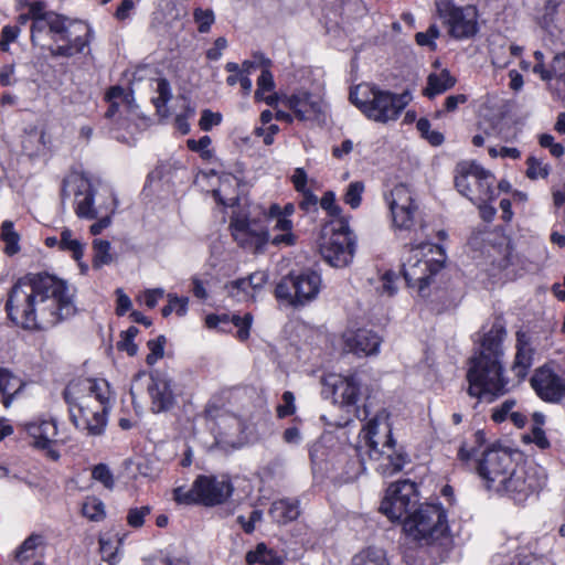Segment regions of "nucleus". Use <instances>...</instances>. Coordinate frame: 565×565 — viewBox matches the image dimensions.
Masks as SVG:
<instances>
[{
    "instance_id": "obj_1",
    "label": "nucleus",
    "mask_w": 565,
    "mask_h": 565,
    "mask_svg": "<svg viewBox=\"0 0 565 565\" xmlns=\"http://www.w3.org/2000/svg\"><path fill=\"white\" fill-rule=\"evenodd\" d=\"M66 281L46 274H28L11 288L6 302L9 319L25 330H46L75 311Z\"/></svg>"
},
{
    "instance_id": "obj_2",
    "label": "nucleus",
    "mask_w": 565,
    "mask_h": 565,
    "mask_svg": "<svg viewBox=\"0 0 565 565\" xmlns=\"http://www.w3.org/2000/svg\"><path fill=\"white\" fill-rule=\"evenodd\" d=\"M507 330L494 322L484 334L479 354L471 358L467 372L468 394L481 402L491 403L508 393V380L503 376V348Z\"/></svg>"
},
{
    "instance_id": "obj_3",
    "label": "nucleus",
    "mask_w": 565,
    "mask_h": 565,
    "mask_svg": "<svg viewBox=\"0 0 565 565\" xmlns=\"http://www.w3.org/2000/svg\"><path fill=\"white\" fill-rule=\"evenodd\" d=\"M355 451L364 465L366 460L375 463V469L383 476H392L402 470L406 456L396 449L392 437L390 413L379 409L363 426L358 436Z\"/></svg>"
},
{
    "instance_id": "obj_4",
    "label": "nucleus",
    "mask_w": 565,
    "mask_h": 565,
    "mask_svg": "<svg viewBox=\"0 0 565 565\" xmlns=\"http://www.w3.org/2000/svg\"><path fill=\"white\" fill-rule=\"evenodd\" d=\"M446 254L443 247L431 243L406 245L402 256V270L409 288L425 297L435 276L444 268Z\"/></svg>"
},
{
    "instance_id": "obj_5",
    "label": "nucleus",
    "mask_w": 565,
    "mask_h": 565,
    "mask_svg": "<svg viewBox=\"0 0 565 565\" xmlns=\"http://www.w3.org/2000/svg\"><path fill=\"white\" fill-rule=\"evenodd\" d=\"M411 99L408 92L395 94L367 84L359 85L350 92V100L369 119L383 124L396 120Z\"/></svg>"
},
{
    "instance_id": "obj_6",
    "label": "nucleus",
    "mask_w": 565,
    "mask_h": 565,
    "mask_svg": "<svg viewBox=\"0 0 565 565\" xmlns=\"http://www.w3.org/2000/svg\"><path fill=\"white\" fill-rule=\"evenodd\" d=\"M64 398L68 407L90 411L102 422V413L109 408L110 387L103 379H78L66 386Z\"/></svg>"
},
{
    "instance_id": "obj_7",
    "label": "nucleus",
    "mask_w": 565,
    "mask_h": 565,
    "mask_svg": "<svg viewBox=\"0 0 565 565\" xmlns=\"http://www.w3.org/2000/svg\"><path fill=\"white\" fill-rule=\"evenodd\" d=\"M447 529L446 513L439 504H419L403 521L404 532L423 544L439 540Z\"/></svg>"
},
{
    "instance_id": "obj_8",
    "label": "nucleus",
    "mask_w": 565,
    "mask_h": 565,
    "mask_svg": "<svg viewBox=\"0 0 565 565\" xmlns=\"http://www.w3.org/2000/svg\"><path fill=\"white\" fill-rule=\"evenodd\" d=\"M321 285V276L306 269L284 277L276 286L275 296L282 305L300 308L318 297Z\"/></svg>"
},
{
    "instance_id": "obj_9",
    "label": "nucleus",
    "mask_w": 565,
    "mask_h": 565,
    "mask_svg": "<svg viewBox=\"0 0 565 565\" xmlns=\"http://www.w3.org/2000/svg\"><path fill=\"white\" fill-rule=\"evenodd\" d=\"M356 236L345 220L340 218L331 223L330 234L321 237L319 250L322 258L332 267L348 266L354 257Z\"/></svg>"
},
{
    "instance_id": "obj_10",
    "label": "nucleus",
    "mask_w": 565,
    "mask_h": 565,
    "mask_svg": "<svg viewBox=\"0 0 565 565\" xmlns=\"http://www.w3.org/2000/svg\"><path fill=\"white\" fill-rule=\"evenodd\" d=\"M493 175L473 161H461L455 169V185L471 201H491L494 198Z\"/></svg>"
},
{
    "instance_id": "obj_11",
    "label": "nucleus",
    "mask_w": 565,
    "mask_h": 565,
    "mask_svg": "<svg viewBox=\"0 0 565 565\" xmlns=\"http://www.w3.org/2000/svg\"><path fill=\"white\" fill-rule=\"evenodd\" d=\"M436 9L450 36L462 40L472 38L478 31V12L472 6L457 7L450 0H439Z\"/></svg>"
},
{
    "instance_id": "obj_12",
    "label": "nucleus",
    "mask_w": 565,
    "mask_h": 565,
    "mask_svg": "<svg viewBox=\"0 0 565 565\" xmlns=\"http://www.w3.org/2000/svg\"><path fill=\"white\" fill-rule=\"evenodd\" d=\"M418 504L416 484L409 480L392 483L381 502L380 511L391 521H399L408 516Z\"/></svg>"
},
{
    "instance_id": "obj_13",
    "label": "nucleus",
    "mask_w": 565,
    "mask_h": 565,
    "mask_svg": "<svg viewBox=\"0 0 565 565\" xmlns=\"http://www.w3.org/2000/svg\"><path fill=\"white\" fill-rule=\"evenodd\" d=\"M504 479L493 491L508 495L515 502H524L531 494L539 491L544 483L543 479L537 477L535 467L518 463L513 466V469L509 471Z\"/></svg>"
},
{
    "instance_id": "obj_14",
    "label": "nucleus",
    "mask_w": 565,
    "mask_h": 565,
    "mask_svg": "<svg viewBox=\"0 0 565 565\" xmlns=\"http://www.w3.org/2000/svg\"><path fill=\"white\" fill-rule=\"evenodd\" d=\"M515 461L512 452L501 446H492L482 452L477 461V472L484 481L487 489L494 490L509 471L513 469Z\"/></svg>"
},
{
    "instance_id": "obj_15",
    "label": "nucleus",
    "mask_w": 565,
    "mask_h": 565,
    "mask_svg": "<svg viewBox=\"0 0 565 565\" xmlns=\"http://www.w3.org/2000/svg\"><path fill=\"white\" fill-rule=\"evenodd\" d=\"M393 226L399 231H411L418 217V204L413 191L405 184L394 186L385 194Z\"/></svg>"
},
{
    "instance_id": "obj_16",
    "label": "nucleus",
    "mask_w": 565,
    "mask_h": 565,
    "mask_svg": "<svg viewBox=\"0 0 565 565\" xmlns=\"http://www.w3.org/2000/svg\"><path fill=\"white\" fill-rule=\"evenodd\" d=\"M280 102L300 121H311L318 125L326 122L327 106L319 96L301 90L290 96H284Z\"/></svg>"
},
{
    "instance_id": "obj_17",
    "label": "nucleus",
    "mask_w": 565,
    "mask_h": 565,
    "mask_svg": "<svg viewBox=\"0 0 565 565\" xmlns=\"http://www.w3.org/2000/svg\"><path fill=\"white\" fill-rule=\"evenodd\" d=\"M49 32L53 34L55 41L67 42L64 45H57L51 49L52 56L71 57L81 53L87 45V41L82 36L71 38L66 25V19L54 12L47 13Z\"/></svg>"
},
{
    "instance_id": "obj_18",
    "label": "nucleus",
    "mask_w": 565,
    "mask_h": 565,
    "mask_svg": "<svg viewBox=\"0 0 565 565\" xmlns=\"http://www.w3.org/2000/svg\"><path fill=\"white\" fill-rule=\"evenodd\" d=\"M535 393L545 402L558 403L565 398V379L548 367H540L531 379Z\"/></svg>"
},
{
    "instance_id": "obj_19",
    "label": "nucleus",
    "mask_w": 565,
    "mask_h": 565,
    "mask_svg": "<svg viewBox=\"0 0 565 565\" xmlns=\"http://www.w3.org/2000/svg\"><path fill=\"white\" fill-rule=\"evenodd\" d=\"M195 491L200 503L216 505L223 503L233 492L231 482L216 477L199 476L195 479Z\"/></svg>"
},
{
    "instance_id": "obj_20",
    "label": "nucleus",
    "mask_w": 565,
    "mask_h": 565,
    "mask_svg": "<svg viewBox=\"0 0 565 565\" xmlns=\"http://www.w3.org/2000/svg\"><path fill=\"white\" fill-rule=\"evenodd\" d=\"M268 281L266 271L257 270L245 278L228 282L225 288L228 297L237 302L255 301Z\"/></svg>"
},
{
    "instance_id": "obj_21",
    "label": "nucleus",
    "mask_w": 565,
    "mask_h": 565,
    "mask_svg": "<svg viewBox=\"0 0 565 565\" xmlns=\"http://www.w3.org/2000/svg\"><path fill=\"white\" fill-rule=\"evenodd\" d=\"M342 339L343 350L359 356L376 354L381 345L380 337L366 329L347 331Z\"/></svg>"
},
{
    "instance_id": "obj_22",
    "label": "nucleus",
    "mask_w": 565,
    "mask_h": 565,
    "mask_svg": "<svg viewBox=\"0 0 565 565\" xmlns=\"http://www.w3.org/2000/svg\"><path fill=\"white\" fill-rule=\"evenodd\" d=\"M25 429L29 436L33 439L32 445L38 449L47 451V456L57 460L60 458L58 451L51 448L55 443L57 435V427L55 420H39L25 424Z\"/></svg>"
},
{
    "instance_id": "obj_23",
    "label": "nucleus",
    "mask_w": 565,
    "mask_h": 565,
    "mask_svg": "<svg viewBox=\"0 0 565 565\" xmlns=\"http://www.w3.org/2000/svg\"><path fill=\"white\" fill-rule=\"evenodd\" d=\"M232 228L233 237L237 244L254 253L262 252L269 241V234L267 231L252 228V226L244 221L235 222L232 224Z\"/></svg>"
},
{
    "instance_id": "obj_24",
    "label": "nucleus",
    "mask_w": 565,
    "mask_h": 565,
    "mask_svg": "<svg viewBox=\"0 0 565 565\" xmlns=\"http://www.w3.org/2000/svg\"><path fill=\"white\" fill-rule=\"evenodd\" d=\"M562 0H545L540 25L555 40L559 39L565 29V11L561 8Z\"/></svg>"
},
{
    "instance_id": "obj_25",
    "label": "nucleus",
    "mask_w": 565,
    "mask_h": 565,
    "mask_svg": "<svg viewBox=\"0 0 565 565\" xmlns=\"http://www.w3.org/2000/svg\"><path fill=\"white\" fill-rule=\"evenodd\" d=\"M515 350L516 352L511 371L521 381L525 379L533 364L534 353L531 345V337L522 330L516 332Z\"/></svg>"
},
{
    "instance_id": "obj_26",
    "label": "nucleus",
    "mask_w": 565,
    "mask_h": 565,
    "mask_svg": "<svg viewBox=\"0 0 565 565\" xmlns=\"http://www.w3.org/2000/svg\"><path fill=\"white\" fill-rule=\"evenodd\" d=\"M328 384L333 390L335 401L345 406L354 405L360 396V382L355 376L333 375L328 379Z\"/></svg>"
},
{
    "instance_id": "obj_27",
    "label": "nucleus",
    "mask_w": 565,
    "mask_h": 565,
    "mask_svg": "<svg viewBox=\"0 0 565 565\" xmlns=\"http://www.w3.org/2000/svg\"><path fill=\"white\" fill-rule=\"evenodd\" d=\"M148 391L152 401V409L154 412H163L169 409L174 402L171 383L166 376H152Z\"/></svg>"
},
{
    "instance_id": "obj_28",
    "label": "nucleus",
    "mask_w": 565,
    "mask_h": 565,
    "mask_svg": "<svg viewBox=\"0 0 565 565\" xmlns=\"http://www.w3.org/2000/svg\"><path fill=\"white\" fill-rule=\"evenodd\" d=\"M68 408L71 420L77 429L86 431L89 436H98L104 433L107 424V413H102V423H99L100 420L90 411H82L81 407Z\"/></svg>"
},
{
    "instance_id": "obj_29",
    "label": "nucleus",
    "mask_w": 565,
    "mask_h": 565,
    "mask_svg": "<svg viewBox=\"0 0 565 565\" xmlns=\"http://www.w3.org/2000/svg\"><path fill=\"white\" fill-rule=\"evenodd\" d=\"M269 514L279 524L295 521L300 515L299 501L297 499H280L273 502Z\"/></svg>"
},
{
    "instance_id": "obj_30",
    "label": "nucleus",
    "mask_w": 565,
    "mask_h": 565,
    "mask_svg": "<svg viewBox=\"0 0 565 565\" xmlns=\"http://www.w3.org/2000/svg\"><path fill=\"white\" fill-rule=\"evenodd\" d=\"M456 84V78L447 70L440 73H431L427 77V86L424 89V95L429 99L436 95L443 94L452 88Z\"/></svg>"
},
{
    "instance_id": "obj_31",
    "label": "nucleus",
    "mask_w": 565,
    "mask_h": 565,
    "mask_svg": "<svg viewBox=\"0 0 565 565\" xmlns=\"http://www.w3.org/2000/svg\"><path fill=\"white\" fill-rule=\"evenodd\" d=\"M23 387L22 381L13 375L9 370L0 367V393L2 394V404L9 408L13 396Z\"/></svg>"
},
{
    "instance_id": "obj_32",
    "label": "nucleus",
    "mask_w": 565,
    "mask_h": 565,
    "mask_svg": "<svg viewBox=\"0 0 565 565\" xmlns=\"http://www.w3.org/2000/svg\"><path fill=\"white\" fill-rule=\"evenodd\" d=\"M245 561L248 565H282L281 556L268 548L265 543H259L255 550L247 552Z\"/></svg>"
},
{
    "instance_id": "obj_33",
    "label": "nucleus",
    "mask_w": 565,
    "mask_h": 565,
    "mask_svg": "<svg viewBox=\"0 0 565 565\" xmlns=\"http://www.w3.org/2000/svg\"><path fill=\"white\" fill-rule=\"evenodd\" d=\"M238 182L233 175L226 174L221 178V183L217 189L213 191L214 196L220 203L226 206H232L237 201L236 186Z\"/></svg>"
},
{
    "instance_id": "obj_34",
    "label": "nucleus",
    "mask_w": 565,
    "mask_h": 565,
    "mask_svg": "<svg viewBox=\"0 0 565 565\" xmlns=\"http://www.w3.org/2000/svg\"><path fill=\"white\" fill-rule=\"evenodd\" d=\"M274 231H279L281 234L275 235L271 238L274 245L292 246L296 244V235L292 233V222L286 216H279L273 220Z\"/></svg>"
},
{
    "instance_id": "obj_35",
    "label": "nucleus",
    "mask_w": 565,
    "mask_h": 565,
    "mask_svg": "<svg viewBox=\"0 0 565 565\" xmlns=\"http://www.w3.org/2000/svg\"><path fill=\"white\" fill-rule=\"evenodd\" d=\"M509 42L503 38H494L490 41V58L493 66L504 68L511 63V53L508 52Z\"/></svg>"
},
{
    "instance_id": "obj_36",
    "label": "nucleus",
    "mask_w": 565,
    "mask_h": 565,
    "mask_svg": "<svg viewBox=\"0 0 565 565\" xmlns=\"http://www.w3.org/2000/svg\"><path fill=\"white\" fill-rule=\"evenodd\" d=\"M352 565H390V563L384 550L367 547L353 556Z\"/></svg>"
},
{
    "instance_id": "obj_37",
    "label": "nucleus",
    "mask_w": 565,
    "mask_h": 565,
    "mask_svg": "<svg viewBox=\"0 0 565 565\" xmlns=\"http://www.w3.org/2000/svg\"><path fill=\"white\" fill-rule=\"evenodd\" d=\"M0 237L4 243L3 252L8 256H13L20 252V235L14 231L11 221H4L1 225Z\"/></svg>"
},
{
    "instance_id": "obj_38",
    "label": "nucleus",
    "mask_w": 565,
    "mask_h": 565,
    "mask_svg": "<svg viewBox=\"0 0 565 565\" xmlns=\"http://www.w3.org/2000/svg\"><path fill=\"white\" fill-rule=\"evenodd\" d=\"M156 93L157 96L152 97V103L157 109L158 115L162 118H166L169 116L167 103L171 99L172 96L170 84L166 78L157 79Z\"/></svg>"
},
{
    "instance_id": "obj_39",
    "label": "nucleus",
    "mask_w": 565,
    "mask_h": 565,
    "mask_svg": "<svg viewBox=\"0 0 565 565\" xmlns=\"http://www.w3.org/2000/svg\"><path fill=\"white\" fill-rule=\"evenodd\" d=\"M274 86L275 84L273 74L266 68L263 70L257 79L255 98L258 100H264L267 105L273 106L278 100V97L276 95L264 96V93L273 90Z\"/></svg>"
},
{
    "instance_id": "obj_40",
    "label": "nucleus",
    "mask_w": 565,
    "mask_h": 565,
    "mask_svg": "<svg viewBox=\"0 0 565 565\" xmlns=\"http://www.w3.org/2000/svg\"><path fill=\"white\" fill-rule=\"evenodd\" d=\"M60 249L71 252L77 262L83 257V244L73 237L72 231L68 228H64L61 233Z\"/></svg>"
},
{
    "instance_id": "obj_41",
    "label": "nucleus",
    "mask_w": 565,
    "mask_h": 565,
    "mask_svg": "<svg viewBox=\"0 0 565 565\" xmlns=\"http://www.w3.org/2000/svg\"><path fill=\"white\" fill-rule=\"evenodd\" d=\"M94 249V267H102L113 262L110 254V243L104 239H95L93 242Z\"/></svg>"
},
{
    "instance_id": "obj_42",
    "label": "nucleus",
    "mask_w": 565,
    "mask_h": 565,
    "mask_svg": "<svg viewBox=\"0 0 565 565\" xmlns=\"http://www.w3.org/2000/svg\"><path fill=\"white\" fill-rule=\"evenodd\" d=\"M193 20L200 33H207L215 21V15L212 9L195 8Z\"/></svg>"
},
{
    "instance_id": "obj_43",
    "label": "nucleus",
    "mask_w": 565,
    "mask_h": 565,
    "mask_svg": "<svg viewBox=\"0 0 565 565\" xmlns=\"http://www.w3.org/2000/svg\"><path fill=\"white\" fill-rule=\"evenodd\" d=\"M94 199L90 192L84 194L82 200H77L75 212L78 217L95 218L98 216L97 211L94 209Z\"/></svg>"
},
{
    "instance_id": "obj_44",
    "label": "nucleus",
    "mask_w": 565,
    "mask_h": 565,
    "mask_svg": "<svg viewBox=\"0 0 565 565\" xmlns=\"http://www.w3.org/2000/svg\"><path fill=\"white\" fill-rule=\"evenodd\" d=\"M364 192V184L361 181H355L349 184L343 200L352 209H356L361 204L362 193Z\"/></svg>"
},
{
    "instance_id": "obj_45",
    "label": "nucleus",
    "mask_w": 565,
    "mask_h": 565,
    "mask_svg": "<svg viewBox=\"0 0 565 565\" xmlns=\"http://www.w3.org/2000/svg\"><path fill=\"white\" fill-rule=\"evenodd\" d=\"M164 344V335H159L158 338L148 341L147 347L150 353L147 355L146 362L149 365H153L158 360H160L163 356Z\"/></svg>"
},
{
    "instance_id": "obj_46",
    "label": "nucleus",
    "mask_w": 565,
    "mask_h": 565,
    "mask_svg": "<svg viewBox=\"0 0 565 565\" xmlns=\"http://www.w3.org/2000/svg\"><path fill=\"white\" fill-rule=\"evenodd\" d=\"M515 404L516 402L513 398L505 399L501 405L492 408L491 418L495 423H502L507 420L508 418H510L511 413L514 412L513 409L515 407Z\"/></svg>"
},
{
    "instance_id": "obj_47",
    "label": "nucleus",
    "mask_w": 565,
    "mask_h": 565,
    "mask_svg": "<svg viewBox=\"0 0 565 565\" xmlns=\"http://www.w3.org/2000/svg\"><path fill=\"white\" fill-rule=\"evenodd\" d=\"M41 543V536L31 535L29 536L22 545L17 551V558L20 561H26L31 558L34 554L35 548Z\"/></svg>"
},
{
    "instance_id": "obj_48",
    "label": "nucleus",
    "mask_w": 565,
    "mask_h": 565,
    "mask_svg": "<svg viewBox=\"0 0 565 565\" xmlns=\"http://www.w3.org/2000/svg\"><path fill=\"white\" fill-rule=\"evenodd\" d=\"M169 303L162 308V316L168 317L173 311L179 316H183L186 312L188 298H179L173 295H169Z\"/></svg>"
},
{
    "instance_id": "obj_49",
    "label": "nucleus",
    "mask_w": 565,
    "mask_h": 565,
    "mask_svg": "<svg viewBox=\"0 0 565 565\" xmlns=\"http://www.w3.org/2000/svg\"><path fill=\"white\" fill-rule=\"evenodd\" d=\"M231 322L238 328L237 337L239 340L244 341L248 339L249 329L253 322V316L250 313H246L244 317L234 315L231 318Z\"/></svg>"
},
{
    "instance_id": "obj_50",
    "label": "nucleus",
    "mask_w": 565,
    "mask_h": 565,
    "mask_svg": "<svg viewBox=\"0 0 565 565\" xmlns=\"http://www.w3.org/2000/svg\"><path fill=\"white\" fill-rule=\"evenodd\" d=\"M117 550L118 546H114L110 540L104 537L99 539V551L102 554V558L109 565H115L118 562Z\"/></svg>"
},
{
    "instance_id": "obj_51",
    "label": "nucleus",
    "mask_w": 565,
    "mask_h": 565,
    "mask_svg": "<svg viewBox=\"0 0 565 565\" xmlns=\"http://www.w3.org/2000/svg\"><path fill=\"white\" fill-rule=\"evenodd\" d=\"M173 497L178 503H182V504L200 503L199 495H196V491H195V481L193 482V486L191 489H185L183 487H178L177 489H174Z\"/></svg>"
},
{
    "instance_id": "obj_52",
    "label": "nucleus",
    "mask_w": 565,
    "mask_h": 565,
    "mask_svg": "<svg viewBox=\"0 0 565 565\" xmlns=\"http://www.w3.org/2000/svg\"><path fill=\"white\" fill-rule=\"evenodd\" d=\"M92 476L95 480L103 483L105 488H107V489L114 488V483H115L114 477H113L111 471L109 470V468L106 465L99 463V465L95 466L92 471Z\"/></svg>"
},
{
    "instance_id": "obj_53",
    "label": "nucleus",
    "mask_w": 565,
    "mask_h": 565,
    "mask_svg": "<svg viewBox=\"0 0 565 565\" xmlns=\"http://www.w3.org/2000/svg\"><path fill=\"white\" fill-rule=\"evenodd\" d=\"M150 507L131 508L127 514V523L132 527H140L145 522V518L150 514Z\"/></svg>"
},
{
    "instance_id": "obj_54",
    "label": "nucleus",
    "mask_w": 565,
    "mask_h": 565,
    "mask_svg": "<svg viewBox=\"0 0 565 565\" xmlns=\"http://www.w3.org/2000/svg\"><path fill=\"white\" fill-rule=\"evenodd\" d=\"M82 510L83 514L93 521H98L104 515V504L96 499L87 500Z\"/></svg>"
},
{
    "instance_id": "obj_55",
    "label": "nucleus",
    "mask_w": 565,
    "mask_h": 565,
    "mask_svg": "<svg viewBox=\"0 0 565 565\" xmlns=\"http://www.w3.org/2000/svg\"><path fill=\"white\" fill-rule=\"evenodd\" d=\"M282 404L277 406V416L279 418H284L295 414L296 405H295V396L291 392L286 391L282 394Z\"/></svg>"
},
{
    "instance_id": "obj_56",
    "label": "nucleus",
    "mask_w": 565,
    "mask_h": 565,
    "mask_svg": "<svg viewBox=\"0 0 565 565\" xmlns=\"http://www.w3.org/2000/svg\"><path fill=\"white\" fill-rule=\"evenodd\" d=\"M526 174L531 179L545 178L548 174L547 166L542 164L537 159L530 157L527 159Z\"/></svg>"
},
{
    "instance_id": "obj_57",
    "label": "nucleus",
    "mask_w": 565,
    "mask_h": 565,
    "mask_svg": "<svg viewBox=\"0 0 565 565\" xmlns=\"http://www.w3.org/2000/svg\"><path fill=\"white\" fill-rule=\"evenodd\" d=\"M222 121V115L220 113H213L210 109H204L200 119V128L204 131H209L212 127L220 125Z\"/></svg>"
},
{
    "instance_id": "obj_58",
    "label": "nucleus",
    "mask_w": 565,
    "mask_h": 565,
    "mask_svg": "<svg viewBox=\"0 0 565 565\" xmlns=\"http://www.w3.org/2000/svg\"><path fill=\"white\" fill-rule=\"evenodd\" d=\"M20 33L18 26L6 25L1 31L0 49L3 52L9 51L10 43L14 42Z\"/></svg>"
},
{
    "instance_id": "obj_59",
    "label": "nucleus",
    "mask_w": 565,
    "mask_h": 565,
    "mask_svg": "<svg viewBox=\"0 0 565 565\" xmlns=\"http://www.w3.org/2000/svg\"><path fill=\"white\" fill-rule=\"evenodd\" d=\"M320 205L323 210L328 211L331 216H339L341 209L335 203V195L333 192H326L320 201Z\"/></svg>"
},
{
    "instance_id": "obj_60",
    "label": "nucleus",
    "mask_w": 565,
    "mask_h": 565,
    "mask_svg": "<svg viewBox=\"0 0 565 565\" xmlns=\"http://www.w3.org/2000/svg\"><path fill=\"white\" fill-rule=\"evenodd\" d=\"M540 145L544 148H550L551 153L559 158L564 154V147L561 143L554 142V137L547 134H544L540 137Z\"/></svg>"
},
{
    "instance_id": "obj_61",
    "label": "nucleus",
    "mask_w": 565,
    "mask_h": 565,
    "mask_svg": "<svg viewBox=\"0 0 565 565\" xmlns=\"http://www.w3.org/2000/svg\"><path fill=\"white\" fill-rule=\"evenodd\" d=\"M533 72L535 74L540 75V77L543 81H551L552 78L559 79V77H561V74H558V72L554 71V60L552 61V64L548 68L545 67L543 62L536 63L533 66Z\"/></svg>"
},
{
    "instance_id": "obj_62",
    "label": "nucleus",
    "mask_w": 565,
    "mask_h": 565,
    "mask_svg": "<svg viewBox=\"0 0 565 565\" xmlns=\"http://www.w3.org/2000/svg\"><path fill=\"white\" fill-rule=\"evenodd\" d=\"M262 511L254 510L252 511L248 520H246L245 516L239 515L237 516V522L242 525L243 530L249 534L255 530V523L262 520Z\"/></svg>"
},
{
    "instance_id": "obj_63",
    "label": "nucleus",
    "mask_w": 565,
    "mask_h": 565,
    "mask_svg": "<svg viewBox=\"0 0 565 565\" xmlns=\"http://www.w3.org/2000/svg\"><path fill=\"white\" fill-rule=\"evenodd\" d=\"M163 289H148L143 292L140 299L148 308L151 309L157 306L158 301L163 297Z\"/></svg>"
},
{
    "instance_id": "obj_64",
    "label": "nucleus",
    "mask_w": 565,
    "mask_h": 565,
    "mask_svg": "<svg viewBox=\"0 0 565 565\" xmlns=\"http://www.w3.org/2000/svg\"><path fill=\"white\" fill-rule=\"evenodd\" d=\"M117 307H116V313L118 316H124L126 312H128L131 309V300L130 298L122 291V289H117Z\"/></svg>"
}]
</instances>
